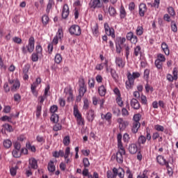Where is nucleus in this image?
<instances>
[{"instance_id":"obj_1","label":"nucleus","mask_w":178,"mask_h":178,"mask_svg":"<svg viewBox=\"0 0 178 178\" xmlns=\"http://www.w3.org/2000/svg\"><path fill=\"white\" fill-rule=\"evenodd\" d=\"M127 81L125 82L127 90H131L134 86V80L140 77L141 74L138 72H133L132 74L129 72H127Z\"/></svg>"},{"instance_id":"obj_2","label":"nucleus","mask_w":178,"mask_h":178,"mask_svg":"<svg viewBox=\"0 0 178 178\" xmlns=\"http://www.w3.org/2000/svg\"><path fill=\"white\" fill-rule=\"evenodd\" d=\"M35 45V39L34 37L31 36L29 38L28 40V44L26 46H23L21 48V51L24 55H27V52L31 54L34 51V48Z\"/></svg>"},{"instance_id":"obj_3","label":"nucleus","mask_w":178,"mask_h":178,"mask_svg":"<svg viewBox=\"0 0 178 178\" xmlns=\"http://www.w3.org/2000/svg\"><path fill=\"white\" fill-rule=\"evenodd\" d=\"M89 6L90 9H102L105 12V6L101 0H90Z\"/></svg>"},{"instance_id":"obj_4","label":"nucleus","mask_w":178,"mask_h":178,"mask_svg":"<svg viewBox=\"0 0 178 178\" xmlns=\"http://www.w3.org/2000/svg\"><path fill=\"white\" fill-rule=\"evenodd\" d=\"M8 84H10V91L12 92H16L20 88V81L19 79H8Z\"/></svg>"},{"instance_id":"obj_5","label":"nucleus","mask_w":178,"mask_h":178,"mask_svg":"<svg viewBox=\"0 0 178 178\" xmlns=\"http://www.w3.org/2000/svg\"><path fill=\"white\" fill-rule=\"evenodd\" d=\"M69 33L71 35H81V28L79 25H72L69 29Z\"/></svg>"},{"instance_id":"obj_6","label":"nucleus","mask_w":178,"mask_h":178,"mask_svg":"<svg viewBox=\"0 0 178 178\" xmlns=\"http://www.w3.org/2000/svg\"><path fill=\"white\" fill-rule=\"evenodd\" d=\"M123 155H126V149H124V147H118L115 156L118 163H123Z\"/></svg>"},{"instance_id":"obj_7","label":"nucleus","mask_w":178,"mask_h":178,"mask_svg":"<svg viewBox=\"0 0 178 178\" xmlns=\"http://www.w3.org/2000/svg\"><path fill=\"white\" fill-rule=\"evenodd\" d=\"M40 84H41V78H37L35 81L31 84V92L35 97H37L38 95V92H37V90H35V89L37 88V87H38V86H40Z\"/></svg>"},{"instance_id":"obj_8","label":"nucleus","mask_w":178,"mask_h":178,"mask_svg":"<svg viewBox=\"0 0 178 178\" xmlns=\"http://www.w3.org/2000/svg\"><path fill=\"white\" fill-rule=\"evenodd\" d=\"M64 92L65 93V97H67V102H72L73 101V89L71 87H66L64 89Z\"/></svg>"},{"instance_id":"obj_9","label":"nucleus","mask_w":178,"mask_h":178,"mask_svg":"<svg viewBox=\"0 0 178 178\" xmlns=\"http://www.w3.org/2000/svg\"><path fill=\"white\" fill-rule=\"evenodd\" d=\"M104 29L106 35H111L112 38H115V29L111 28L108 23H104Z\"/></svg>"},{"instance_id":"obj_10","label":"nucleus","mask_w":178,"mask_h":178,"mask_svg":"<svg viewBox=\"0 0 178 178\" xmlns=\"http://www.w3.org/2000/svg\"><path fill=\"white\" fill-rule=\"evenodd\" d=\"M117 122L119 124V129L120 131H123V130H124V129L129 126V122H127V121H124L123 118H118Z\"/></svg>"},{"instance_id":"obj_11","label":"nucleus","mask_w":178,"mask_h":178,"mask_svg":"<svg viewBox=\"0 0 178 178\" xmlns=\"http://www.w3.org/2000/svg\"><path fill=\"white\" fill-rule=\"evenodd\" d=\"M130 105L132 109H135V111H138L140 108H141V105L140 104V102L136 98H132L130 101Z\"/></svg>"},{"instance_id":"obj_12","label":"nucleus","mask_w":178,"mask_h":178,"mask_svg":"<svg viewBox=\"0 0 178 178\" xmlns=\"http://www.w3.org/2000/svg\"><path fill=\"white\" fill-rule=\"evenodd\" d=\"M147 10L148 8H147V5L144 3H141L139 5V15L140 17H144L145 16V13H147Z\"/></svg>"},{"instance_id":"obj_13","label":"nucleus","mask_w":178,"mask_h":178,"mask_svg":"<svg viewBox=\"0 0 178 178\" xmlns=\"http://www.w3.org/2000/svg\"><path fill=\"white\" fill-rule=\"evenodd\" d=\"M113 172L114 173V177H116L117 176H118L120 178L124 177V170L123 168H120L118 170V168H114L113 169Z\"/></svg>"},{"instance_id":"obj_14","label":"nucleus","mask_w":178,"mask_h":178,"mask_svg":"<svg viewBox=\"0 0 178 178\" xmlns=\"http://www.w3.org/2000/svg\"><path fill=\"white\" fill-rule=\"evenodd\" d=\"M98 24L97 22H92L91 30L93 35L95 37H98L99 35V29Z\"/></svg>"},{"instance_id":"obj_15","label":"nucleus","mask_w":178,"mask_h":178,"mask_svg":"<svg viewBox=\"0 0 178 178\" xmlns=\"http://www.w3.org/2000/svg\"><path fill=\"white\" fill-rule=\"evenodd\" d=\"M70 13V10H69V6L67 4H65L63 6L61 14L63 19H67Z\"/></svg>"},{"instance_id":"obj_16","label":"nucleus","mask_w":178,"mask_h":178,"mask_svg":"<svg viewBox=\"0 0 178 178\" xmlns=\"http://www.w3.org/2000/svg\"><path fill=\"white\" fill-rule=\"evenodd\" d=\"M128 149L129 153H131L132 155H134V154H137V151H138V147L137 146V144L131 143L129 145Z\"/></svg>"},{"instance_id":"obj_17","label":"nucleus","mask_w":178,"mask_h":178,"mask_svg":"<svg viewBox=\"0 0 178 178\" xmlns=\"http://www.w3.org/2000/svg\"><path fill=\"white\" fill-rule=\"evenodd\" d=\"M115 64L120 69H123L126 66V61L123 60V58L120 57H117L115 58Z\"/></svg>"},{"instance_id":"obj_18","label":"nucleus","mask_w":178,"mask_h":178,"mask_svg":"<svg viewBox=\"0 0 178 178\" xmlns=\"http://www.w3.org/2000/svg\"><path fill=\"white\" fill-rule=\"evenodd\" d=\"M102 119H105L106 122H108V124H112V113L111 112H108L106 115H101Z\"/></svg>"},{"instance_id":"obj_19","label":"nucleus","mask_w":178,"mask_h":178,"mask_svg":"<svg viewBox=\"0 0 178 178\" xmlns=\"http://www.w3.org/2000/svg\"><path fill=\"white\" fill-rule=\"evenodd\" d=\"M104 65L106 67V71L109 72V68H108V60L105 59L104 63L97 64L95 66V70H102L104 69Z\"/></svg>"},{"instance_id":"obj_20","label":"nucleus","mask_w":178,"mask_h":178,"mask_svg":"<svg viewBox=\"0 0 178 178\" xmlns=\"http://www.w3.org/2000/svg\"><path fill=\"white\" fill-rule=\"evenodd\" d=\"M167 161L165 159V157L162 155H158L156 156V162L160 165V166H165V163Z\"/></svg>"},{"instance_id":"obj_21","label":"nucleus","mask_w":178,"mask_h":178,"mask_svg":"<svg viewBox=\"0 0 178 178\" xmlns=\"http://www.w3.org/2000/svg\"><path fill=\"white\" fill-rule=\"evenodd\" d=\"M140 126H141V124H140V122H134L133 123V127L131 129V131L134 132V134L138 132V129H140Z\"/></svg>"},{"instance_id":"obj_22","label":"nucleus","mask_w":178,"mask_h":178,"mask_svg":"<svg viewBox=\"0 0 178 178\" xmlns=\"http://www.w3.org/2000/svg\"><path fill=\"white\" fill-rule=\"evenodd\" d=\"M79 92L80 95H82L83 97L86 92H87V86H86V85L84 84V82H83L82 84L80 85Z\"/></svg>"},{"instance_id":"obj_23","label":"nucleus","mask_w":178,"mask_h":178,"mask_svg":"<svg viewBox=\"0 0 178 178\" xmlns=\"http://www.w3.org/2000/svg\"><path fill=\"white\" fill-rule=\"evenodd\" d=\"M98 92L100 97H105L106 95V88L104 85L100 86L98 88Z\"/></svg>"},{"instance_id":"obj_24","label":"nucleus","mask_w":178,"mask_h":178,"mask_svg":"<svg viewBox=\"0 0 178 178\" xmlns=\"http://www.w3.org/2000/svg\"><path fill=\"white\" fill-rule=\"evenodd\" d=\"M29 165L32 169H38V165L37 164V160L34 158L29 159Z\"/></svg>"},{"instance_id":"obj_25","label":"nucleus","mask_w":178,"mask_h":178,"mask_svg":"<svg viewBox=\"0 0 178 178\" xmlns=\"http://www.w3.org/2000/svg\"><path fill=\"white\" fill-rule=\"evenodd\" d=\"M161 49H163L165 55L168 56L170 54V51L169 50V46H168V44H166V42H163L161 44Z\"/></svg>"},{"instance_id":"obj_26","label":"nucleus","mask_w":178,"mask_h":178,"mask_svg":"<svg viewBox=\"0 0 178 178\" xmlns=\"http://www.w3.org/2000/svg\"><path fill=\"white\" fill-rule=\"evenodd\" d=\"M126 16H127V13H126V9H124V6L122 5L120 8V19H125Z\"/></svg>"},{"instance_id":"obj_27","label":"nucleus","mask_w":178,"mask_h":178,"mask_svg":"<svg viewBox=\"0 0 178 178\" xmlns=\"http://www.w3.org/2000/svg\"><path fill=\"white\" fill-rule=\"evenodd\" d=\"M3 131H8L9 133L13 131V128L12 127V125L9 124H5L3 125V128L1 129L2 133H3Z\"/></svg>"},{"instance_id":"obj_28","label":"nucleus","mask_w":178,"mask_h":178,"mask_svg":"<svg viewBox=\"0 0 178 178\" xmlns=\"http://www.w3.org/2000/svg\"><path fill=\"white\" fill-rule=\"evenodd\" d=\"M3 145L6 149H9L12 147V140L10 139H6L3 142Z\"/></svg>"},{"instance_id":"obj_29","label":"nucleus","mask_w":178,"mask_h":178,"mask_svg":"<svg viewBox=\"0 0 178 178\" xmlns=\"http://www.w3.org/2000/svg\"><path fill=\"white\" fill-rule=\"evenodd\" d=\"M95 118V116L94 111L90 110L88 113V116H87V119L88 122H92Z\"/></svg>"},{"instance_id":"obj_30","label":"nucleus","mask_w":178,"mask_h":178,"mask_svg":"<svg viewBox=\"0 0 178 178\" xmlns=\"http://www.w3.org/2000/svg\"><path fill=\"white\" fill-rule=\"evenodd\" d=\"M122 134H118L117 136V140H118V148H123V143L122 142Z\"/></svg>"},{"instance_id":"obj_31","label":"nucleus","mask_w":178,"mask_h":178,"mask_svg":"<svg viewBox=\"0 0 178 178\" xmlns=\"http://www.w3.org/2000/svg\"><path fill=\"white\" fill-rule=\"evenodd\" d=\"M108 13L110 16L115 17L117 15L116 9L113 6H109L108 8Z\"/></svg>"},{"instance_id":"obj_32","label":"nucleus","mask_w":178,"mask_h":178,"mask_svg":"<svg viewBox=\"0 0 178 178\" xmlns=\"http://www.w3.org/2000/svg\"><path fill=\"white\" fill-rule=\"evenodd\" d=\"M154 65L159 70H162V69H163V62L162 61L155 60Z\"/></svg>"},{"instance_id":"obj_33","label":"nucleus","mask_w":178,"mask_h":178,"mask_svg":"<svg viewBox=\"0 0 178 178\" xmlns=\"http://www.w3.org/2000/svg\"><path fill=\"white\" fill-rule=\"evenodd\" d=\"M136 35L141 36L143 34H144V28H143V26H138L136 28Z\"/></svg>"},{"instance_id":"obj_34","label":"nucleus","mask_w":178,"mask_h":178,"mask_svg":"<svg viewBox=\"0 0 178 178\" xmlns=\"http://www.w3.org/2000/svg\"><path fill=\"white\" fill-rule=\"evenodd\" d=\"M47 169L49 170V172H55V164H54V161H51L49 163H48V166H47Z\"/></svg>"},{"instance_id":"obj_35","label":"nucleus","mask_w":178,"mask_h":178,"mask_svg":"<svg viewBox=\"0 0 178 178\" xmlns=\"http://www.w3.org/2000/svg\"><path fill=\"white\" fill-rule=\"evenodd\" d=\"M54 158H59V156L63 157L64 152L63 150H60L59 152L55 151L52 153Z\"/></svg>"},{"instance_id":"obj_36","label":"nucleus","mask_w":178,"mask_h":178,"mask_svg":"<svg viewBox=\"0 0 178 178\" xmlns=\"http://www.w3.org/2000/svg\"><path fill=\"white\" fill-rule=\"evenodd\" d=\"M138 55H141V47L140 45L134 47V56H138Z\"/></svg>"},{"instance_id":"obj_37","label":"nucleus","mask_w":178,"mask_h":178,"mask_svg":"<svg viewBox=\"0 0 178 178\" xmlns=\"http://www.w3.org/2000/svg\"><path fill=\"white\" fill-rule=\"evenodd\" d=\"M50 120L52 123H58V122H59V115L55 113L52 114Z\"/></svg>"},{"instance_id":"obj_38","label":"nucleus","mask_w":178,"mask_h":178,"mask_svg":"<svg viewBox=\"0 0 178 178\" xmlns=\"http://www.w3.org/2000/svg\"><path fill=\"white\" fill-rule=\"evenodd\" d=\"M74 115L76 118L81 116V113H80V111H79V106L77 105L74 106Z\"/></svg>"},{"instance_id":"obj_39","label":"nucleus","mask_w":178,"mask_h":178,"mask_svg":"<svg viewBox=\"0 0 178 178\" xmlns=\"http://www.w3.org/2000/svg\"><path fill=\"white\" fill-rule=\"evenodd\" d=\"M55 5V3L54 2V0H49V3L47 6L46 12L47 13H49L51 12V10L52 9V6Z\"/></svg>"},{"instance_id":"obj_40","label":"nucleus","mask_w":178,"mask_h":178,"mask_svg":"<svg viewBox=\"0 0 178 178\" xmlns=\"http://www.w3.org/2000/svg\"><path fill=\"white\" fill-rule=\"evenodd\" d=\"M13 156H14V158H20V156H22V153L20 152V150L17 149H14L13 150Z\"/></svg>"},{"instance_id":"obj_41","label":"nucleus","mask_w":178,"mask_h":178,"mask_svg":"<svg viewBox=\"0 0 178 178\" xmlns=\"http://www.w3.org/2000/svg\"><path fill=\"white\" fill-rule=\"evenodd\" d=\"M117 44L122 47L126 42V38L119 37L116 38Z\"/></svg>"},{"instance_id":"obj_42","label":"nucleus","mask_w":178,"mask_h":178,"mask_svg":"<svg viewBox=\"0 0 178 178\" xmlns=\"http://www.w3.org/2000/svg\"><path fill=\"white\" fill-rule=\"evenodd\" d=\"M42 22L43 26H47V24L49 23V17H48V15H44L42 17Z\"/></svg>"},{"instance_id":"obj_43","label":"nucleus","mask_w":178,"mask_h":178,"mask_svg":"<svg viewBox=\"0 0 178 178\" xmlns=\"http://www.w3.org/2000/svg\"><path fill=\"white\" fill-rule=\"evenodd\" d=\"M147 138H145V136L141 135L138 139V144H139V145H141V144H145Z\"/></svg>"},{"instance_id":"obj_44","label":"nucleus","mask_w":178,"mask_h":178,"mask_svg":"<svg viewBox=\"0 0 178 178\" xmlns=\"http://www.w3.org/2000/svg\"><path fill=\"white\" fill-rule=\"evenodd\" d=\"M54 62L55 63H57V65H59V63L62 62V55L56 54L54 58Z\"/></svg>"},{"instance_id":"obj_45","label":"nucleus","mask_w":178,"mask_h":178,"mask_svg":"<svg viewBox=\"0 0 178 178\" xmlns=\"http://www.w3.org/2000/svg\"><path fill=\"white\" fill-rule=\"evenodd\" d=\"M54 131H60L62 130V124L56 122L53 127Z\"/></svg>"},{"instance_id":"obj_46","label":"nucleus","mask_w":178,"mask_h":178,"mask_svg":"<svg viewBox=\"0 0 178 178\" xmlns=\"http://www.w3.org/2000/svg\"><path fill=\"white\" fill-rule=\"evenodd\" d=\"M167 12L172 17L176 16V12L175 11V8H173V7L172 6H170L167 8Z\"/></svg>"},{"instance_id":"obj_47","label":"nucleus","mask_w":178,"mask_h":178,"mask_svg":"<svg viewBox=\"0 0 178 178\" xmlns=\"http://www.w3.org/2000/svg\"><path fill=\"white\" fill-rule=\"evenodd\" d=\"M110 70V73L111 74V77H113V80L118 79V74H116V70L113 68L108 69Z\"/></svg>"},{"instance_id":"obj_48","label":"nucleus","mask_w":178,"mask_h":178,"mask_svg":"<svg viewBox=\"0 0 178 178\" xmlns=\"http://www.w3.org/2000/svg\"><path fill=\"white\" fill-rule=\"evenodd\" d=\"M156 60L165 63L166 61V58H165V55L162 54H157V58L156 59Z\"/></svg>"},{"instance_id":"obj_49","label":"nucleus","mask_w":178,"mask_h":178,"mask_svg":"<svg viewBox=\"0 0 178 178\" xmlns=\"http://www.w3.org/2000/svg\"><path fill=\"white\" fill-rule=\"evenodd\" d=\"M140 102L143 105H148V99H147V96L142 95L140 96Z\"/></svg>"},{"instance_id":"obj_50","label":"nucleus","mask_w":178,"mask_h":178,"mask_svg":"<svg viewBox=\"0 0 178 178\" xmlns=\"http://www.w3.org/2000/svg\"><path fill=\"white\" fill-rule=\"evenodd\" d=\"M36 141L40 144H44L45 143V137L38 135L36 136Z\"/></svg>"},{"instance_id":"obj_51","label":"nucleus","mask_w":178,"mask_h":178,"mask_svg":"<svg viewBox=\"0 0 178 178\" xmlns=\"http://www.w3.org/2000/svg\"><path fill=\"white\" fill-rule=\"evenodd\" d=\"M88 87L89 88H94L95 87V80H94V78L88 79Z\"/></svg>"},{"instance_id":"obj_52","label":"nucleus","mask_w":178,"mask_h":178,"mask_svg":"<svg viewBox=\"0 0 178 178\" xmlns=\"http://www.w3.org/2000/svg\"><path fill=\"white\" fill-rule=\"evenodd\" d=\"M35 52V54H38V55H42V47H41L40 44L36 45Z\"/></svg>"},{"instance_id":"obj_53","label":"nucleus","mask_w":178,"mask_h":178,"mask_svg":"<svg viewBox=\"0 0 178 178\" xmlns=\"http://www.w3.org/2000/svg\"><path fill=\"white\" fill-rule=\"evenodd\" d=\"M76 119L78 124H79L80 126H84V118H83L81 115L77 117Z\"/></svg>"},{"instance_id":"obj_54","label":"nucleus","mask_w":178,"mask_h":178,"mask_svg":"<svg viewBox=\"0 0 178 178\" xmlns=\"http://www.w3.org/2000/svg\"><path fill=\"white\" fill-rule=\"evenodd\" d=\"M17 169H19V167L17 166L12 167L10 169L11 176H15L17 173Z\"/></svg>"},{"instance_id":"obj_55","label":"nucleus","mask_w":178,"mask_h":178,"mask_svg":"<svg viewBox=\"0 0 178 178\" xmlns=\"http://www.w3.org/2000/svg\"><path fill=\"white\" fill-rule=\"evenodd\" d=\"M42 109V106L38 105L36 108V118H40L41 116V110Z\"/></svg>"},{"instance_id":"obj_56","label":"nucleus","mask_w":178,"mask_h":178,"mask_svg":"<svg viewBox=\"0 0 178 178\" xmlns=\"http://www.w3.org/2000/svg\"><path fill=\"white\" fill-rule=\"evenodd\" d=\"M26 148L31 151L32 152H35L36 151L35 146L31 145L30 143H26Z\"/></svg>"},{"instance_id":"obj_57","label":"nucleus","mask_w":178,"mask_h":178,"mask_svg":"<svg viewBox=\"0 0 178 178\" xmlns=\"http://www.w3.org/2000/svg\"><path fill=\"white\" fill-rule=\"evenodd\" d=\"M154 129H156V131H162L163 132L165 130V127L163 126L160 125V124H156L154 126Z\"/></svg>"},{"instance_id":"obj_58","label":"nucleus","mask_w":178,"mask_h":178,"mask_svg":"<svg viewBox=\"0 0 178 178\" xmlns=\"http://www.w3.org/2000/svg\"><path fill=\"white\" fill-rule=\"evenodd\" d=\"M38 55L37 53H33L31 58L32 62H38Z\"/></svg>"},{"instance_id":"obj_59","label":"nucleus","mask_w":178,"mask_h":178,"mask_svg":"<svg viewBox=\"0 0 178 178\" xmlns=\"http://www.w3.org/2000/svg\"><path fill=\"white\" fill-rule=\"evenodd\" d=\"M63 144L64 145H69V144H70V136H67L65 137H64L63 138Z\"/></svg>"},{"instance_id":"obj_60","label":"nucleus","mask_w":178,"mask_h":178,"mask_svg":"<svg viewBox=\"0 0 178 178\" xmlns=\"http://www.w3.org/2000/svg\"><path fill=\"white\" fill-rule=\"evenodd\" d=\"M134 33L130 31L127 33L126 38L128 41H131V40L135 36Z\"/></svg>"},{"instance_id":"obj_61","label":"nucleus","mask_w":178,"mask_h":178,"mask_svg":"<svg viewBox=\"0 0 178 178\" xmlns=\"http://www.w3.org/2000/svg\"><path fill=\"white\" fill-rule=\"evenodd\" d=\"M56 37H57V38H59L60 40L63 38V31L62 29H59L58 30Z\"/></svg>"},{"instance_id":"obj_62","label":"nucleus","mask_w":178,"mask_h":178,"mask_svg":"<svg viewBox=\"0 0 178 178\" xmlns=\"http://www.w3.org/2000/svg\"><path fill=\"white\" fill-rule=\"evenodd\" d=\"M89 106H90V102H88V99H85L83 100V108L87 110V109H88Z\"/></svg>"},{"instance_id":"obj_63","label":"nucleus","mask_w":178,"mask_h":178,"mask_svg":"<svg viewBox=\"0 0 178 178\" xmlns=\"http://www.w3.org/2000/svg\"><path fill=\"white\" fill-rule=\"evenodd\" d=\"M83 163L84 168H89L90 167V161L88 160V158H84L83 159Z\"/></svg>"},{"instance_id":"obj_64","label":"nucleus","mask_w":178,"mask_h":178,"mask_svg":"<svg viewBox=\"0 0 178 178\" xmlns=\"http://www.w3.org/2000/svg\"><path fill=\"white\" fill-rule=\"evenodd\" d=\"M126 176L127 178H133V172L130 170V168H127L126 170Z\"/></svg>"}]
</instances>
